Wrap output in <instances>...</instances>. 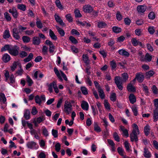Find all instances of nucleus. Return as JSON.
Here are the masks:
<instances>
[{
  "mask_svg": "<svg viewBox=\"0 0 158 158\" xmlns=\"http://www.w3.org/2000/svg\"><path fill=\"white\" fill-rule=\"evenodd\" d=\"M18 28V30L17 28H14L12 29V36L16 40H19L20 39L19 33H21L27 28L26 27H23L21 25H19Z\"/></svg>",
  "mask_w": 158,
  "mask_h": 158,
  "instance_id": "nucleus-1",
  "label": "nucleus"
},
{
  "mask_svg": "<svg viewBox=\"0 0 158 158\" xmlns=\"http://www.w3.org/2000/svg\"><path fill=\"white\" fill-rule=\"evenodd\" d=\"M19 48L16 45H14L10 47L9 50V53L11 55L16 56L19 53Z\"/></svg>",
  "mask_w": 158,
  "mask_h": 158,
  "instance_id": "nucleus-2",
  "label": "nucleus"
},
{
  "mask_svg": "<svg viewBox=\"0 0 158 158\" xmlns=\"http://www.w3.org/2000/svg\"><path fill=\"white\" fill-rule=\"evenodd\" d=\"M138 135H139L138 133L135 130H132V133L130 134L131 141L132 142L135 141L136 143L138 140Z\"/></svg>",
  "mask_w": 158,
  "mask_h": 158,
  "instance_id": "nucleus-3",
  "label": "nucleus"
},
{
  "mask_svg": "<svg viewBox=\"0 0 158 158\" xmlns=\"http://www.w3.org/2000/svg\"><path fill=\"white\" fill-rule=\"evenodd\" d=\"M115 83L117 86V87L119 90H121L123 89L122 83L121 82V77L119 76H116L114 78Z\"/></svg>",
  "mask_w": 158,
  "mask_h": 158,
  "instance_id": "nucleus-4",
  "label": "nucleus"
},
{
  "mask_svg": "<svg viewBox=\"0 0 158 158\" xmlns=\"http://www.w3.org/2000/svg\"><path fill=\"white\" fill-rule=\"evenodd\" d=\"M144 76L142 73L140 72L136 74V78L139 82H142L144 79Z\"/></svg>",
  "mask_w": 158,
  "mask_h": 158,
  "instance_id": "nucleus-5",
  "label": "nucleus"
},
{
  "mask_svg": "<svg viewBox=\"0 0 158 158\" xmlns=\"http://www.w3.org/2000/svg\"><path fill=\"white\" fill-rule=\"evenodd\" d=\"M56 85V83L55 81H53V82L50 83V84L47 83V85L48 87V90L50 93H51L53 91L52 88L55 87V85Z\"/></svg>",
  "mask_w": 158,
  "mask_h": 158,
  "instance_id": "nucleus-6",
  "label": "nucleus"
},
{
  "mask_svg": "<svg viewBox=\"0 0 158 158\" xmlns=\"http://www.w3.org/2000/svg\"><path fill=\"white\" fill-rule=\"evenodd\" d=\"M98 12L93 10V8L89 6V16L91 15V17H95L98 16Z\"/></svg>",
  "mask_w": 158,
  "mask_h": 158,
  "instance_id": "nucleus-7",
  "label": "nucleus"
},
{
  "mask_svg": "<svg viewBox=\"0 0 158 158\" xmlns=\"http://www.w3.org/2000/svg\"><path fill=\"white\" fill-rule=\"evenodd\" d=\"M118 52L120 55L127 57H128L130 55V53L128 52L123 49L119 50Z\"/></svg>",
  "mask_w": 158,
  "mask_h": 158,
  "instance_id": "nucleus-8",
  "label": "nucleus"
},
{
  "mask_svg": "<svg viewBox=\"0 0 158 158\" xmlns=\"http://www.w3.org/2000/svg\"><path fill=\"white\" fill-rule=\"evenodd\" d=\"M55 20L56 22L58 23L60 25L63 26L65 25L64 23L63 22L62 19L60 18L59 16L55 14L54 15Z\"/></svg>",
  "mask_w": 158,
  "mask_h": 158,
  "instance_id": "nucleus-9",
  "label": "nucleus"
},
{
  "mask_svg": "<svg viewBox=\"0 0 158 158\" xmlns=\"http://www.w3.org/2000/svg\"><path fill=\"white\" fill-rule=\"evenodd\" d=\"M9 12L11 13L13 17L15 18H17L18 16V13L17 10L15 8H13L12 9H10L9 10Z\"/></svg>",
  "mask_w": 158,
  "mask_h": 158,
  "instance_id": "nucleus-10",
  "label": "nucleus"
},
{
  "mask_svg": "<svg viewBox=\"0 0 158 158\" xmlns=\"http://www.w3.org/2000/svg\"><path fill=\"white\" fill-rule=\"evenodd\" d=\"M81 106L84 110H88V104L87 102L85 101H82Z\"/></svg>",
  "mask_w": 158,
  "mask_h": 158,
  "instance_id": "nucleus-11",
  "label": "nucleus"
},
{
  "mask_svg": "<svg viewBox=\"0 0 158 158\" xmlns=\"http://www.w3.org/2000/svg\"><path fill=\"white\" fill-rule=\"evenodd\" d=\"M36 143L33 141L29 142L27 144V146L28 148L30 149L35 148Z\"/></svg>",
  "mask_w": 158,
  "mask_h": 158,
  "instance_id": "nucleus-12",
  "label": "nucleus"
},
{
  "mask_svg": "<svg viewBox=\"0 0 158 158\" xmlns=\"http://www.w3.org/2000/svg\"><path fill=\"white\" fill-rule=\"evenodd\" d=\"M130 102L131 104H134L136 101V98L135 96L133 94H131L129 97Z\"/></svg>",
  "mask_w": 158,
  "mask_h": 158,
  "instance_id": "nucleus-13",
  "label": "nucleus"
},
{
  "mask_svg": "<svg viewBox=\"0 0 158 158\" xmlns=\"http://www.w3.org/2000/svg\"><path fill=\"white\" fill-rule=\"evenodd\" d=\"M127 89L129 92H134L136 91V89L132 85L131 83H130L127 86Z\"/></svg>",
  "mask_w": 158,
  "mask_h": 158,
  "instance_id": "nucleus-14",
  "label": "nucleus"
},
{
  "mask_svg": "<svg viewBox=\"0 0 158 158\" xmlns=\"http://www.w3.org/2000/svg\"><path fill=\"white\" fill-rule=\"evenodd\" d=\"M32 41L33 44L35 45H38L41 42L40 38L36 36L33 37Z\"/></svg>",
  "mask_w": 158,
  "mask_h": 158,
  "instance_id": "nucleus-15",
  "label": "nucleus"
},
{
  "mask_svg": "<svg viewBox=\"0 0 158 158\" xmlns=\"http://www.w3.org/2000/svg\"><path fill=\"white\" fill-rule=\"evenodd\" d=\"M146 9V6H140L137 7V11L139 13H143L145 12Z\"/></svg>",
  "mask_w": 158,
  "mask_h": 158,
  "instance_id": "nucleus-16",
  "label": "nucleus"
},
{
  "mask_svg": "<svg viewBox=\"0 0 158 158\" xmlns=\"http://www.w3.org/2000/svg\"><path fill=\"white\" fill-rule=\"evenodd\" d=\"M2 59L4 62L6 63L10 60V57L8 54L5 53L3 55Z\"/></svg>",
  "mask_w": 158,
  "mask_h": 158,
  "instance_id": "nucleus-17",
  "label": "nucleus"
},
{
  "mask_svg": "<svg viewBox=\"0 0 158 158\" xmlns=\"http://www.w3.org/2000/svg\"><path fill=\"white\" fill-rule=\"evenodd\" d=\"M143 155L146 158H149L151 156V154L149 152L148 149L145 148L144 149Z\"/></svg>",
  "mask_w": 158,
  "mask_h": 158,
  "instance_id": "nucleus-18",
  "label": "nucleus"
},
{
  "mask_svg": "<svg viewBox=\"0 0 158 158\" xmlns=\"http://www.w3.org/2000/svg\"><path fill=\"white\" fill-rule=\"evenodd\" d=\"M24 117L26 120H28L30 118V111L29 110L27 109L25 111L24 113Z\"/></svg>",
  "mask_w": 158,
  "mask_h": 158,
  "instance_id": "nucleus-19",
  "label": "nucleus"
},
{
  "mask_svg": "<svg viewBox=\"0 0 158 158\" xmlns=\"http://www.w3.org/2000/svg\"><path fill=\"white\" fill-rule=\"evenodd\" d=\"M49 35L52 39L54 40H57V37L53 31L51 29L49 30Z\"/></svg>",
  "mask_w": 158,
  "mask_h": 158,
  "instance_id": "nucleus-20",
  "label": "nucleus"
},
{
  "mask_svg": "<svg viewBox=\"0 0 158 158\" xmlns=\"http://www.w3.org/2000/svg\"><path fill=\"white\" fill-rule=\"evenodd\" d=\"M154 121L156 122L158 120V110L155 109L153 111Z\"/></svg>",
  "mask_w": 158,
  "mask_h": 158,
  "instance_id": "nucleus-21",
  "label": "nucleus"
},
{
  "mask_svg": "<svg viewBox=\"0 0 158 158\" xmlns=\"http://www.w3.org/2000/svg\"><path fill=\"white\" fill-rule=\"evenodd\" d=\"M54 71L58 78L60 80V81H62L63 79L60 76L59 71L56 67H55L54 68Z\"/></svg>",
  "mask_w": 158,
  "mask_h": 158,
  "instance_id": "nucleus-22",
  "label": "nucleus"
},
{
  "mask_svg": "<svg viewBox=\"0 0 158 158\" xmlns=\"http://www.w3.org/2000/svg\"><path fill=\"white\" fill-rule=\"evenodd\" d=\"M99 96L101 99H103L105 98V94L103 89L101 88L98 90Z\"/></svg>",
  "mask_w": 158,
  "mask_h": 158,
  "instance_id": "nucleus-23",
  "label": "nucleus"
},
{
  "mask_svg": "<svg viewBox=\"0 0 158 158\" xmlns=\"http://www.w3.org/2000/svg\"><path fill=\"white\" fill-rule=\"evenodd\" d=\"M10 36V35L9 30H5L4 32L3 37L6 39L9 38Z\"/></svg>",
  "mask_w": 158,
  "mask_h": 158,
  "instance_id": "nucleus-24",
  "label": "nucleus"
},
{
  "mask_svg": "<svg viewBox=\"0 0 158 158\" xmlns=\"http://www.w3.org/2000/svg\"><path fill=\"white\" fill-rule=\"evenodd\" d=\"M154 72L153 70H151L150 71L146 73L145 77L147 78H150L154 75Z\"/></svg>",
  "mask_w": 158,
  "mask_h": 158,
  "instance_id": "nucleus-25",
  "label": "nucleus"
},
{
  "mask_svg": "<svg viewBox=\"0 0 158 158\" xmlns=\"http://www.w3.org/2000/svg\"><path fill=\"white\" fill-rule=\"evenodd\" d=\"M33 57V55L32 53H30L28 56L25 59L23 60V61L25 62H27L31 60Z\"/></svg>",
  "mask_w": 158,
  "mask_h": 158,
  "instance_id": "nucleus-26",
  "label": "nucleus"
},
{
  "mask_svg": "<svg viewBox=\"0 0 158 158\" xmlns=\"http://www.w3.org/2000/svg\"><path fill=\"white\" fill-rule=\"evenodd\" d=\"M56 28L58 33L61 36H63L64 35L65 32L62 29L60 28L58 26H56Z\"/></svg>",
  "mask_w": 158,
  "mask_h": 158,
  "instance_id": "nucleus-27",
  "label": "nucleus"
},
{
  "mask_svg": "<svg viewBox=\"0 0 158 158\" xmlns=\"http://www.w3.org/2000/svg\"><path fill=\"white\" fill-rule=\"evenodd\" d=\"M64 111L68 114H69L72 109V106H64Z\"/></svg>",
  "mask_w": 158,
  "mask_h": 158,
  "instance_id": "nucleus-28",
  "label": "nucleus"
},
{
  "mask_svg": "<svg viewBox=\"0 0 158 158\" xmlns=\"http://www.w3.org/2000/svg\"><path fill=\"white\" fill-rule=\"evenodd\" d=\"M150 130V127L148 125L145 126L144 128V132L146 135L147 136L148 135Z\"/></svg>",
  "mask_w": 158,
  "mask_h": 158,
  "instance_id": "nucleus-29",
  "label": "nucleus"
},
{
  "mask_svg": "<svg viewBox=\"0 0 158 158\" xmlns=\"http://www.w3.org/2000/svg\"><path fill=\"white\" fill-rule=\"evenodd\" d=\"M82 58L83 61H84L85 63L87 65L89 63V61L88 60V57L87 54L83 55L82 56Z\"/></svg>",
  "mask_w": 158,
  "mask_h": 158,
  "instance_id": "nucleus-30",
  "label": "nucleus"
},
{
  "mask_svg": "<svg viewBox=\"0 0 158 158\" xmlns=\"http://www.w3.org/2000/svg\"><path fill=\"white\" fill-rule=\"evenodd\" d=\"M94 130L97 132H99L101 131L100 127L98 126L97 123L94 122Z\"/></svg>",
  "mask_w": 158,
  "mask_h": 158,
  "instance_id": "nucleus-31",
  "label": "nucleus"
},
{
  "mask_svg": "<svg viewBox=\"0 0 158 158\" xmlns=\"http://www.w3.org/2000/svg\"><path fill=\"white\" fill-rule=\"evenodd\" d=\"M10 47L9 44H6L2 47L1 49V52H4L6 50H8L9 52V50L10 49Z\"/></svg>",
  "mask_w": 158,
  "mask_h": 158,
  "instance_id": "nucleus-32",
  "label": "nucleus"
},
{
  "mask_svg": "<svg viewBox=\"0 0 158 158\" xmlns=\"http://www.w3.org/2000/svg\"><path fill=\"white\" fill-rule=\"evenodd\" d=\"M23 40L24 43H28L30 41V38L27 36H23L22 38Z\"/></svg>",
  "mask_w": 158,
  "mask_h": 158,
  "instance_id": "nucleus-33",
  "label": "nucleus"
},
{
  "mask_svg": "<svg viewBox=\"0 0 158 158\" xmlns=\"http://www.w3.org/2000/svg\"><path fill=\"white\" fill-rule=\"evenodd\" d=\"M18 8L23 11H24L26 9V5L23 4H19L17 5Z\"/></svg>",
  "mask_w": 158,
  "mask_h": 158,
  "instance_id": "nucleus-34",
  "label": "nucleus"
},
{
  "mask_svg": "<svg viewBox=\"0 0 158 158\" xmlns=\"http://www.w3.org/2000/svg\"><path fill=\"white\" fill-rule=\"evenodd\" d=\"M55 3L56 6L60 9L63 10V7L62 6L59 0H56Z\"/></svg>",
  "mask_w": 158,
  "mask_h": 158,
  "instance_id": "nucleus-35",
  "label": "nucleus"
},
{
  "mask_svg": "<svg viewBox=\"0 0 158 158\" xmlns=\"http://www.w3.org/2000/svg\"><path fill=\"white\" fill-rule=\"evenodd\" d=\"M112 30L115 33H118L121 31V29L120 28L116 26L113 27Z\"/></svg>",
  "mask_w": 158,
  "mask_h": 158,
  "instance_id": "nucleus-36",
  "label": "nucleus"
},
{
  "mask_svg": "<svg viewBox=\"0 0 158 158\" xmlns=\"http://www.w3.org/2000/svg\"><path fill=\"white\" fill-rule=\"evenodd\" d=\"M131 109L134 113V115L135 116H137L138 114V111L137 107L136 106H132Z\"/></svg>",
  "mask_w": 158,
  "mask_h": 158,
  "instance_id": "nucleus-37",
  "label": "nucleus"
},
{
  "mask_svg": "<svg viewBox=\"0 0 158 158\" xmlns=\"http://www.w3.org/2000/svg\"><path fill=\"white\" fill-rule=\"evenodd\" d=\"M113 135L115 140L118 142H119L120 138L116 132H114L113 134Z\"/></svg>",
  "mask_w": 158,
  "mask_h": 158,
  "instance_id": "nucleus-38",
  "label": "nucleus"
},
{
  "mask_svg": "<svg viewBox=\"0 0 158 158\" xmlns=\"http://www.w3.org/2000/svg\"><path fill=\"white\" fill-rule=\"evenodd\" d=\"M148 18L151 20H153L155 18V15L154 12H151L148 15Z\"/></svg>",
  "mask_w": 158,
  "mask_h": 158,
  "instance_id": "nucleus-39",
  "label": "nucleus"
},
{
  "mask_svg": "<svg viewBox=\"0 0 158 158\" xmlns=\"http://www.w3.org/2000/svg\"><path fill=\"white\" fill-rule=\"evenodd\" d=\"M104 106L106 109L108 110H110V105L107 101L106 99L104 101Z\"/></svg>",
  "mask_w": 158,
  "mask_h": 158,
  "instance_id": "nucleus-40",
  "label": "nucleus"
},
{
  "mask_svg": "<svg viewBox=\"0 0 158 158\" xmlns=\"http://www.w3.org/2000/svg\"><path fill=\"white\" fill-rule=\"evenodd\" d=\"M4 15L5 18L7 21H10L11 20V17L8 13L7 12H5L4 13Z\"/></svg>",
  "mask_w": 158,
  "mask_h": 158,
  "instance_id": "nucleus-41",
  "label": "nucleus"
},
{
  "mask_svg": "<svg viewBox=\"0 0 158 158\" xmlns=\"http://www.w3.org/2000/svg\"><path fill=\"white\" fill-rule=\"evenodd\" d=\"M35 102L36 103L40 105L41 102V100L39 96L38 95L36 96L35 98Z\"/></svg>",
  "mask_w": 158,
  "mask_h": 158,
  "instance_id": "nucleus-42",
  "label": "nucleus"
},
{
  "mask_svg": "<svg viewBox=\"0 0 158 158\" xmlns=\"http://www.w3.org/2000/svg\"><path fill=\"white\" fill-rule=\"evenodd\" d=\"M151 89L154 94H158V89L155 85H153Z\"/></svg>",
  "mask_w": 158,
  "mask_h": 158,
  "instance_id": "nucleus-43",
  "label": "nucleus"
},
{
  "mask_svg": "<svg viewBox=\"0 0 158 158\" xmlns=\"http://www.w3.org/2000/svg\"><path fill=\"white\" fill-rule=\"evenodd\" d=\"M27 81L28 83V85L29 86H31L32 85L33 83L32 80L28 75L27 76Z\"/></svg>",
  "mask_w": 158,
  "mask_h": 158,
  "instance_id": "nucleus-44",
  "label": "nucleus"
},
{
  "mask_svg": "<svg viewBox=\"0 0 158 158\" xmlns=\"http://www.w3.org/2000/svg\"><path fill=\"white\" fill-rule=\"evenodd\" d=\"M69 40L73 43L74 44H76L78 43V41L73 36H70L69 37Z\"/></svg>",
  "mask_w": 158,
  "mask_h": 158,
  "instance_id": "nucleus-45",
  "label": "nucleus"
},
{
  "mask_svg": "<svg viewBox=\"0 0 158 158\" xmlns=\"http://www.w3.org/2000/svg\"><path fill=\"white\" fill-rule=\"evenodd\" d=\"M65 17L67 20H68L69 22H73V18L71 14H67L65 15Z\"/></svg>",
  "mask_w": 158,
  "mask_h": 158,
  "instance_id": "nucleus-46",
  "label": "nucleus"
},
{
  "mask_svg": "<svg viewBox=\"0 0 158 158\" xmlns=\"http://www.w3.org/2000/svg\"><path fill=\"white\" fill-rule=\"evenodd\" d=\"M75 16L76 17L80 18L82 16L81 14L80 13L79 10L76 9L74 11Z\"/></svg>",
  "mask_w": 158,
  "mask_h": 158,
  "instance_id": "nucleus-47",
  "label": "nucleus"
},
{
  "mask_svg": "<svg viewBox=\"0 0 158 158\" xmlns=\"http://www.w3.org/2000/svg\"><path fill=\"white\" fill-rule=\"evenodd\" d=\"M116 94L115 93H112L110 95V100L113 102H115L116 99Z\"/></svg>",
  "mask_w": 158,
  "mask_h": 158,
  "instance_id": "nucleus-48",
  "label": "nucleus"
},
{
  "mask_svg": "<svg viewBox=\"0 0 158 158\" xmlns=\"http://www.w3.org/2000/svg\"><path fill=\"white\" fill-rule=\"evenodd\" d=\"M145 58L146 60L149 62L151 61L152 59V56L150 55L148 53H147L145 56Z\"/></svg>",
  "mask_w": 158,
  "mask_h": 158,
  "instance_id": "nucleus-49",
  "label": "nucleus"
},
{
  "mask_svg": "<svg viewBox=\"0 0 158 158\" xmlns=\"http://www.w3.org/2000/svg\"><path fill=\"white\" fill-rule=\"evenodd\" d=\"M123 81L125 82L127 80L128 78V74L126 73H124L122 74Z\"/></svg>",
  "mask_w": 158,
  "mask_h": 158,
  "instance_id": "nucleus-50",
  "label": "nucleus"
},
{
  "mask_svg": "<svg viewBox=\"0 0 158 158\" xmlns=\"http://www.w3.org/2000/svg\"><path fill=\"white\" fill-rule=\"evenodd\" d=\"M110 64L112 69H115L117 66L114 60L111 61L110 62Z\"/></svg>",
  "mask_w": 158,
  "mask_h": 158,
  "instance_id": "nucleus-51",
  "label": "nucleus"
},
{
  "mask_svg": "<svg viewBox=\"0 0 158 158\" xmlns=\"http://www.w3.org/2000/svg\"><path fill=\"white\" fill-rule=\"evenodd\" d=\"M139 41L137 40L135 38H133L131 40V43L134 46H136L138 45Z\"/></svg>",
  "mask_w": 158,
  "mask_h": 158,
  "instance_id": "nucleus-52",
  "label": "nucleus"
},
{
  "mask_svg": "<svg viewBox=\"0 0 158 158\" xmlns=\"http://www.w3.org/2000/svg\"><path fill=\"white\" fill-rule=\"evenodd\" d=\"M52 134L55 138L58 136V131L57 130L53 129L52 131Z\"/></svg>",
  "mask_w": 158,
  "mask_h": 158,
  "instance_id": "nucleus-53",
  "label": "nucleus"
},
{
  "mask_svg": "<svg viewBox=\"0 0 158 158\" xmlns=\"http://www.w3.org/2000/svg\"><path fill=\"white\" fill-rule=\"evenodd\" d=\"M81 90L83 94L84 95L87 94L88 93L87 89L85 87H81Z\"/></svg>",
  "mask_w": 158,
  "mask_h": 158,
  "instance_id": "nucleus-54",
  "label": "nucleus"
},
{
  "mask_svg": "<svg viewBox=\"0 0 158 158\" xmlns=\"http://www.w3.org/2000/svg\"><path fill=\"white\" fill-rule=\"evenodd\" d=\"M106 25V24L103 22H100L98 23V27L99 28H103L105 27Z\"/></svg>",
  "mask_w": 158,
  "mask_h": 158,
  "instance_id": "nucleus-55",
  "label": "nucleus"
},
{
  "mask_svg": "<svg viewBox=\"0 0 158 158\" xmlns=\"http://www.w3.org/2000/svg\"><path fill=\"white\" fill-rule=\"evenodd\" d=\"M45 43L46 44L49 46V47L54 46L52 42L49 40H46L45 42Z\"/></svg>",
  "mask_w": 158,
  "mask_h": 158,
  "instance_id": "nucleus-56",
  "label": "nucleus"
},
{
  "mask_svg": "<svg viewBox=\"0 0 158 158\" xmlns=\"http://www.w3.org/2000/svg\"><path fill=\"white\" fill-rule=\"evenodd\" d=\"M125 147L127 151L129 152L130 151L129 147V143L127 141H125L124 142Z\"/></svg>",
  "mask_w": 158,
  "mask_h": 158,
  "instance_id": "nucleus-57",
  "label": "nucleus"
},
{
  "mask_svg": "<svg viewBox=\"0 0 158 158\" xmlns=\"http://www.w3.org/2000/svg\"><path fill=\"white\" fill-rule=\"evenodd\" d=\"M117 151L120 155L122 156H124V155L123 154L124 151L122 148L120 147H118L117 148Z\"/></svg>",
  "mask_w": 158,
  "mask_h": 158,
  "instance_id": "nucleus-58",
  "label": "nucleus"
},
{
  "mask_svg": "<svg viewBox=\"0 0 158 158\" xmlns=\"http://www.w3.org/2000/svg\"><path fill=\"white\" fill-rule=\"evenodd\" d=\"M143 85V90L144 92L146 94H148L149 93V91L148 87L146 85Z\"/></svg>",
  "mask_w": 158,
  "mask_h": 158,
  "instance_id": "nucleus-59",
  "label": "nucleus"
},
{
  "mask_svg": "<svg viewBox=\"0 0 158 158\" xmlns=\"http://www.w3.org/2000/svg\"><path fill=\"white\" fill-rule=\"evenodd\" d=\"M43 134L45 136H48V131L47 129L44 127L42 130Z\"/></svg>",
  "mask_w": 158,
  "mask_h": 158,
  "instance_id": "nucleus-60",
  "label": "nucleus"
},
{
  "mask_svg": "<svg viewBox=\"0 0 158 158\" xmlns=\"http://www.w3.org/2000/svg\"><path fill=\"white\" fill-rule=\"evenodd\" d=\"M148 31L151 34H153L155 32L154 27H150L148 28Z\"/></svg>",
  "mask_w": 158,
  "mask_h": 158,
  "instance_id": "nucleus-61",
  "label": "nucleus"
},
{
  "mask_svg": "<svg viewBox=\"0 0 158 158\" xmlns=\"http://www.w3.org/2000/svg\"><path fill=\"white\" fill-rule=\"evenodd\" d=\"M36 24L37 25V27L39 28H42L43 27L42 24L40 21H37L36 22Z\"/></svg>",
  "mask_w": 158,
  "mask_h": 158,
  "instance_id": "nucleus-62",
  "label": "nucleus"
},
{
  "mask_svg": "<svg viewBox=\"0 0 158 158\" xmlns=\"http://www.w3.org/2000/svg\"><path fill=\"white\" fill-rule=\"evenodd\" d=\"M116 17L117 19L119 20H121L122 18V16L121 15L120 12L118 11L116 15Z\"/></svg>",
  "mask_w": 158,
  "mask_h": 158,
  "instance_id": "nucleus-63",
  "label": "nucleus"
},
{
  "mask_svg": "<svg viewBox=\"0 0 158 158\" xmlns=\"http://www.w3.org/2000/svg\"><path fill=\"white\" fill-rule=\"evenodd\" d=\"M124 23L127 25H129L131 22V20L128 18H126L124 19Z\"/></svg>",
  "mask_w": 158,
  "mask_h": 158,
  "instance_id": "nucleus-64",
  "label": "nucleus"
}]
</instances>
